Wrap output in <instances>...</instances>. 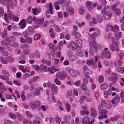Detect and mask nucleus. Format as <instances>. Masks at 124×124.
<instances>
[{"mask_svg": "<svg viewBox=\"0 0 124 124\" xmlns=\"http://www.w3.org/2000/svg\"><path fill=\"white\" fill-rule=\"evenodd\" d=\"M111 41L112 44L110 45L109 47L111 51H114L115 50L117 51H119V49L118 48L119 42L118 41L114 38H111Z\"/></svg>", "mask_w": 124, "mask_h": 124, "instance_id": "nucleus-1", "label": "nucleus"}, {"mask_svg": "<svg viewBox=\"0 0 124 124\" xmlns=\"http://www.w3.org/2000/svg\"><path fill=\"white\" fill-rule=\"evenodd\" d=\"M66 72L69 73L73 77H76L79 74V72L74 69H70L69 67L66 68Z\"/></svg>", "mask_w": 124, "mask_h": 124, "instance_id": "nucleus-2", "label": "nucleus"}, {"mask_svg": "<svg viewBox=\"0 0 124 124\" xmlns=\"http://www.w3.org/2000/svg\"><path fill=\"white\" fill-rule=\"evenodd\" d=\"M66 73L65 71H63L62 72L59 71L56 74V78H59L61 80H64L67 77Z\"/></svg>", "mask_w": 124, "mask_h": 124, "instance_id": "nucleus-3", "label": "nucleus"}, {"mask_svg": "<svg viewBox=\"0 0 124 124\" xmlns=\"http://www.w3.org/2000/svg\"><path fill=\"white\" fill-rule=\"evenodd\" d=\"M33 21H35V23L37 25H39L40 24L41 25H43L44 20V18L42 17L40 19L36 18L35 16H33L32 18Z\"/></svg>", "mask_w": 124, "mask_h": 124, "instance_id": "nucleus-4", "label": "nucleus"}, {"mask_svg": "<svg viewBox=\"0 0 124 124\" xmlns=\"http://www.w3.org/2000/svg\"><path fill=\"white\" fill-rule=\"evenodd\" d=\"M120 100V97L119 95L116 96L114 99L111 100V102L113 107H115L117 106V104L118 103Z\"/></svg>", "mask_w": 124, "mask_h": 124, "instance_id": "nucleus-5", "label": "nucleus"}, {"mask_svg": "<svg viewBox=\"0 0 124 124\" xmlns=\"http://www.w3.org/2000/svg\"><path fill=\"white\" fill-rule=\"evenodd\" d=\"M83 83L81 86V88L83 91L86 92L87 90V88L85 84H88V81L87 78H85L83 79Z\"/></svg>", "mask_w": 124, "mask_h": 124, "instance_id": "nucleus-6", "label": "nucleus"}, {"mask_svg": "<svg viewBox=\"0 0 124 124\" xmlns=\"http://www.w3.org/2000/svg\"><path fill=\"white\" fill-rule=\"evenodd\" d=\"M100 56H102L103 57H105L106 58H110L111 57V54L109 51H104L102 52L100 55Z\"/></svg>", "mask_w": 124, "mask_h": 124, "instance_id": "nucleus-7", "label": "nucleus"}, {"mask_svg": "<svg viewBox=\"0 0 124 124\" xmlns=\"http://www.w3.org/2000/svg\"><path fill=\"white\" fill-rule=\"evenodd\" d=\"M68 55L69 56V60L71 62H74L77 59V57L75 55L73 54L70 52L68 53Z\"/></svg>", "mask_w": 124, "mask_h": 124, "instance_id": "nucleus-8", "label": "nucleus"}, {"mask_svg": "<svg viewBox=\"0 0 124 124\" xmlns=\"http://www.w3.org/2000/svg\"><path fill=\"white\" fill-rule=\"evenodd\" d=\"M109 79L111 80L113 84H115L117 81V76L115 73H113L112 75L109 78Z\"/></svg>", "mask_w": 124, "mask_h": 124, "instance_id": "nucleus-9", "label": "nucleus"}, {"mask_svg": "<svg viewBox=\"0 0 124 124\" xmlns=\"http://www.w3.org/2000/svg\"><path fill=\"white\" fill-rule=\"evenodd\" d=\"M112 13L109 11H107L104 14L103 16L104 18L106 20H108L112 16Z\"/></svg>", "mask_w": 124, "mask_h": 124, "instance_id": "nucleus-10", "label": "nucleus"}, {"mask_svg": "<svg viewBox=\"0 0 124 124\" xmlns=\"http://www.w3.org/2000/svg\"><path fill=\"white\" fill-rule=\"evenodd\" d=\"M123 62L122 60L119 59L118 60L117 62V61H115L114 64L116 67L118 68V67H121L122 66Z\"/></svg>", "mask_w": 124, "mask_h": 124, "instance_id": "nucleus-11", "label": "nucleus"}, {"mask_svg": "<svg viewBox=\"0 0 124 124\" xmlns=\"http://www.w3.org/2000/svg\"><path fill=\"white\" fill-rule=\"evenodd\" d=\"M101 103L99 105L98 108L99 111H101L103 107L107 105V103L106 101L103 100H101Z\"/></svg>", "mask_w": 124, "mask_h": 124, "instance_id": "nucleus-12", "label": "nucleus"}, {"mask_svg": "<svg viewBox=\"0 0 124 124\" xmlns=\"http://www.w3.org/2000/svg\"><path fill=\"white\" fill-rule=\"evenodd\" d=\"M15 38L14 36H11L8 37L7 38L6 40L8 43L7 44L5 43V44H10L11 42L15 41Z\"/></svg>", "mask_w": 124, "mask_h": 124, "instance_id": "nucleus-13", "label": "nucleus"}, {"mask_svg": "<svg viewBox=\"0 0 124 124\" xmlns=\"http://www.w3.org/2000/svg\"><path fill=\"white\" fill-rule=\"evenodd\" d=\"M52 93L54 94H56L57 93L58 91L57 87L54 84H51V88Z\"/></svg>", "mask_w": 124, "mask_h": 124, "instance_id": "nucleus-14", "label": "nucleus"}, {"mask_svg": "<svg viewBox=\"0 0 124 124\" xmlns=\"http://www.w3.org/2000/svg\"><path fill=\"white\" fill-rule=\"evenodd\" d=\"M21 29H23L25 27L26 24V21L23 19L21 20L19 23Z\"/></svg>", "mask_w": 124, "mask_h": 124, "instance_id": "nucleus-15", "label": "nucleus"}, {"mask_svg": "<svg viewBox=\"0 0 124 124\" xmlns=\"http://www.w3.org/2000/svg\"><path fill=\"white\" fill-rule=\"evenodd\" d=\"M111 28V31H114V29L113 28V26L110 23H108L106 27V31L107 32H108Z\"/></svg>", "mask_w": 124, "mask_h": 124, "instance_id": "nucleus-16", "label": "nucleus"}, {"mask_svg": "<svg viewBox=\"0 0 124 124\" xmlns=\"http://www.w3.org/2000/svg\"><path fill=\"white\" fill-rule=\"evenodd\" d=\"M84 73V74H91L92 73V72L90 70L87 68L86 66H85L83 68Z\"/></svg>", "mask_w": 124, "mask_h": 124, "instance_id": "nucleus-17", "label": "nucleus"}, {"mask_svg": "<svg viewBox=\"0 0 124 124\" xmlns=\"http://www.w3.org/2000/svg\"><path fill=\"white\" fill-rule=\"evenodd\" d=\"M6 4L8 10H9L10 7L12 9H13L14 8V5L12 3V0H9V2H7Z\"/></svg>", "mask_w": 124, "mask_h": 124, "instance_id": "nucleus-18", "label": "nucleus"}, {"mask_svg": "<svg viewBox=\"0 0 124 124\" xmlns=\"http://www.w3.org/2000/svg\"><path fill=\"white\" fill-rule=\"evenodd\" d=\"M90 122V119L88 117H85L82 120H81V123H83L84 124H89Z\"/></svg>", "mask_w": 124, "mask_h": 124, "instance_id": "nucleus-19", "label": "nucleus"}, {"mask_svg": "<svg viewBox=\"0 0 124 124\" xmlns=\"http://www.w3.org/2000/svg\"><path fill=\"white\" fill-rule=\"evenodd\" d=\"M93 6V3L89 1H87L85 4V6L86 7L88 8L89 11L92 8V6Z\"/></svg>", "mask_w": 124, "mask_h": 124, "instance_id": "nucleus-20", "label": "nucleus"}, {"mask_svg": "<svg viewBox=\"0 0 124 124\" xmlns=\"http://www.w3.org/2000/svg\"><path fill=\"white\" fill-rule=\"evenodd\" d=\"M3 18L6 23H5L4 22L3 23V25L4 26L7 25L9 23V21L8 20V17L7 13H6L5 14Z\"/></svg>", "mask_w": 124, "mask_h": 124, "instance_id": "nucleus-21", "label": "nucleus"}, {"mask_svg": "<svg viewBox=\"0 0 124 124\" xmlns=\"http://www.w3.org/2000/svg\"><path fill=\"white\" fill-rule=\"evenodd\" d=\"M91 114L93 116H95L97 115V113L95 109L93 108H91Z\"/></svg>", "mask_w": 124, "mask_h": 124, "instance_id": "nucleus-22", "label": "nucleus"}, {"mask_svg": "<svg viewBox=\"0 0 124 124\" xmlns=\"http://www.w3.org/2000/svg\"><path fill=\"white\" fill-rule=\"evenodd\" d=\"M54 61L53 63V65L54 67L57 68L58 67V62L59 61V59H55L54 60Z\"/></svg>", "mask_w": 124, "mask_h": 124, "instance_id": "nucleus-23", "label": "nucleus"}, {"mask_svg": "<svg viewBox=\"0 0 124 124\" xmlns=\"http://www.w3.org/2000/svg\"><path fill=\"white\" fill-rule=\"evenodd\" d=\"M66 9L67 11L70 12V15H72L73 14V10L71 7L67 6L66 7Z\"/></svg>", "mask_w": 124, "mask_h": 124, "instance_id": "nucleus-24", "label": "nucleus"}, {"mask_svg": "<svg viewBox=\"0 0 124 124\" xmlns=\"http://www.w3.org/2000/svg\"><path fill=\"white\" fill-rule=\"evenodd\" d=\"M80 114L81 116H84L85 115H88L89 114V112L88 110H82L80 111Z\"/></svg>", "mask_w": 124, "mask_h": 124, "instance_id": "nucleus-25", "label": "nucleus"}, {"mask_svg": "<svg viewBox=\"0 0 124 124\" xmlns=\"http://www.w3.org/2000/svg\"><path fill=\"white\" fill-rule=\"evenodd\" d=\"M76 43L77 47H78L79 48L81 47L82 46V40L80 39L77 40L76 41Z\"/></svg>", "mask_w": 124, "mask_h": 124, "instance_id": "nucleus-26", "label": "nucleus"}, {"mask_svg": "<svg viewBox=\"0 0 124 124\" xmlns=\"http://www.w3.org/2000/svg\"><path fill=\"white\" fill-rule=\"evenodd\" d=\"M120 117V116L119 115H117L114 117H111L110 119L111 121H116Z\"/></svg>", "mask_w": 124, "mask_h": 124, "instance_id": "nucleus-27", "label": "nucleus"}, {"mask_svg": "<svg viewBox=\"0 0 124 124\" xmlns=\"http://www.w3.org/2000/svg\"><path fill=\"white\" fill-rule=\"evenodd\" d=\"M70 44L71 45L72 49H75L77 48L76 44L75 42L74 41H71L70 42Z\"/></svg>", "mask_w": 124, "mask_h": 124, "instance_id": "nucleus-28", "label": "nucleus"}, {"mask_svg": "<svg viewBox=\"0 0 124 124\" xmlns=\"http://www.w3.org/2000/svg\"><path fill=\"white\" fill-rule=\"evenodd\" d=\"M48 46L51 50H55L56 49V47L55 45H54L51 43H50L48 45Z\"/></svg>", "mask_w": 124, "mask_h": 124, "instance_id": "nucleus-29", "label": "nucleus"}, {"mask_svg": "<svg viewBox=\"0 0 124 124\" xmlns=\"http://www.w3.org/2000/svg\"><path fill=\"white\" fill-rule=\"evenodd\" d=\"M30 106L31 108L33 110L35 109L36 107L35 103L34 101H31L30 103Z\"/></svg>", "mask_w": 124, "mask_h": 124, "instance_id": "nucleus-30", "label": "nucleus"}, {"mask_svg": "<svg viewBox=\"0 0 124 124\" xmlns=\"http://www.w3.org/2000/svg\"><path fill=\"white\" fill-rule=\"evenodd\" d=\"M6 90V86L2 84V82H0V90L5 91Z\"/></svg>", "mask_w": 124, "mask_h": 124, "instance_id": "nucleus-31", "label": "nucleus"}, {"mask_svg": "<svg viewBox=\"0 0 124 124\" xmlns=\"http://www.w3.org/2000/svg\"><path fill=\"white\" fill-rule=\"evenodd\" d=\"M7 34L8 33L7 30L6 28H5L4 29V31L3 32L2 35V38H5L7 36Z\"/></svg>", "mask_w": 124, "mask_h": 124, "instance_id": "nucleus-32", "label": "nucleus"}, {"mask_svg": "<svg viewBox=\"0 0 124 124\" xmlns=\"http://www.w3.org/2000/svg\"><path fill=\"white\" fill-rule=\"evenodd\" d=\"M7 76H4L2 75H0V78L6 81L9 80V78Z\"/></svg>", "mask_w": 124, "mask_h": 124, "instance_id": "nucleus-33", "label": "nucleus"}, {"mask_svg": "<svg viewBox=\"0 0 124 124\" xmlns=\"http://www.w3.org/2000/svg\"><path fill=\"white\" fill-rule=\"evenodd\" d=\"M0 59L1 61L3 64H7L8 63V62L5 58L1 56L0 57Z\"/></svg>", "mask_w": 124, "mask_h": 124, "instance_id": "nucleus-34", "label": "nucleus"}, {"mask_svg": "<svg viewBox=\"0 0 124 124\" xmlns=\"http://www.w3.org/2000/svg\"><path fill=\"white\" fill-rule=\"evenodd\" d=\"M92 46L94 49L95 51H96L97 49V44L96 41L93 40L92 42Z\"/></svg>", "mask_w": 124, "mask_h": 124, "instance_id": "nucleus-35", "label": "nucleus"}, {"mask_svg": "<svg viewBox=\"0 0 124 124\" xmlns=\"http://www.w3.org/2000/svg\"><path fill=\"white\" fill-rule=\"evenodd\" d=\"M49 8L50 10V13L51 14H53V7L52 3L49 2Z\"/></svg>", "mask_w": 124, "mask_h": 124, "instance_id": "nucleus-36", "label": "nucleus"}, {"mask_svg": "<svg viewBox=\"0 0 124 124\" xmlns=\"http://www.w3.org/2000/svg\"><path fill=\"white\" fill-rule=\"evenodd\" d=\"M108 87V85L106 83H104L101 85L100 86V88L101 89L104 90L106 89Z\"/></svg>", "mask_w": 124, "mask_h": 124, "instance_id": "nucleus-37", "label": "nucleus"}, {"mask_svg": "<svg viewBox=\"0 0 124 124\" xmlns=\"http://www.w3.org/2000/svg\"><path fill=\"white\" fill-rule=\"evenodd\" d=\"M48 57L49 59L52 60L54 58V55L51 53H49L48 54Z\"/></svg>", "mask_w": 124, "mask_h": 124, "instance_id": "nucleus-38", "label": "nucleus"}, {"mask_svg": "<svg viewBox=\"0 0 124 124\" xmlns=\"http://www.w3.org/2000/svg\"><path fill=\"white\" fill-rule=\"evenodd\" d=\"M96 20L94 17H93L92 19V20L89 23V24L90 26H93V25L96 23Z\"/></svg>", "mask_w": 124, "mask_h": 124, "instance_id": "nucleus-39", "label": "nucleus"}, {"mask_svg": "<svg viewBox=\"0 0 124 124\" xmlns=\"http://www.w3.org/2000/svg\"><path fill=\"white\" fill-rule=\"evenodd\" d=\"M8 18L10 20H11L12 19V18L13 16V15L12 14L11 12L9 10H8Z\"/></svg>", "mask_w": 124, "mask_h": 124, "instance_id": "nucleus-40", "label": "nucleus"}, {"mask_svg": "<svg viewBox=\"0 0 124 124\" xmlns=\"http://www.w3.org/2000/svg\"><path fill=\"white\" fill-rule=\"evenodd\" d=\"M94 61L93 59L92 58L90 60H88L86 62V64L87 65H92V63H93Z\"/></svg>", "mask_w": 124, "mask_h": 124, "instance_id": "nucleus-41", "label": "nucleus"}, {"mask_svg": "<svg viewBox=\"0 0 124 124\" xmlns=\"http://www.w3.org/2000/svg\"><path fill=\"white\" fill-rule=\"evenodd\" d=\"M41 35L38 33L36 34L34 37V39L35 40H37L39 39L41 37Z\"/></svg>", "mask_w": 124, "mask_h": 124, "instance_id": "nucleus-42", "label": "nucleus"}, {"mask_svg": "<svg viewBox=\"0 0 124 124\" xmlns=\"http://www.w3.org/2000/svg\"><path fill=\"white\" fill-rule=\"evenodd\" d=\"M40 93V92L39 90L38 89H35V92L34 93V96H36L39 95Z\"/></svg>", "mask_w": 124, "mask_h": 124, "instance_id": "nucleus-43", "label": "nucleus"}, {"mask_svg": "<svg viewBox=\"0 0 124 124\" xmlns=\"http://www.w3.org/2000/svg\"><path fill=\"white\" fill-rule=\"evenodd\" d=\"M54 67H53L52 66L51 67H49L48 68V70L49 73L52 74L54 73Z\"/></svg>", "mask_w": 124, "mask_h": 124, "instance_id": "nucleus-44", "label": "nucleus"}, {"mask_svg": "<svg viewBox=\"0 0 124 124\" xmlns=\"http://www.w3.org/2000/svg\"><path fill=\"white\" fill-rule=\"evenodd\" d=\"M79 12L81 15L83 14L84 12V8L82 7L78 9Z\"/></svg>", "mask_w": 124, "mask_h": 124, "instance_id": "nucleus-45", "label": "nucleus"}, {"mask_svg": "<svg viewBox=\"0 0 124 124\" xmlns=\"http://www.w3.org/2000/svg\"><path fill=\"white\" fill-rule=\"evenodd\" d=\"M72 93L71 90L70 89H69L67 91V95L68 96H66L67 98H68V97H70L71 96Z\"/></svg>", "mask_w": 124, "mask_h": 124, "instance_id": "nucleus-46", "label": "nucleus"}, {"mask_svg": "<svg viewBox=\"0 0 124 124\" xmlns=\"http://www.w3.org/2000/svg\"><path fill=\"white\" fill-rule=\"evenodd\" d=\"M7 59L8 61L9 62H13L14 60V59L13 58L10 56H8L7 58Z\"/></svg>", "mask_w": 124, "mask_h": 124, "instance_id": "nucleus-47", "label": "nucleus"}, {"mask_svg": "<svg viewBox=\"0 0 124 124\" xmlns=\"http://www.w3.org/2000/svg\"><path fill=\"white\" fill-rule=\"evenodd\" d=\"M86 96H83L80 97V99L79 100V101L80 103H82L83 102L85 99Z\"/></svg>", "mask_w": 124, "mask_h": 124, "instance_id": "nucleus-48", "label": "nucleus"}, {"mask_svg": "<svg viewBox=\"0 0 124 124\" xmlns=\"http://www.w3.org/2000/svg\"><path fill=\"white\" fill-rule=\"evenodd\" d=\"M66 109L68 112H70V104L68 103L66 104Z\"/></svg>", "mask_w": 124, "mask_h": 124, "instance_id": "nucleus-49", "label": "nucleus"}, {"mask_svg": "<svg viewBox=\"0 0 124 124\" xmlns=\"http://www.w3.org/2000/svg\"><path fill=\"white\" fill-rule=\"evenodd\" d=\"M33 20L31 16H29L28 17L27 19V21L28 23H31Z\"/></svg>", "mask_w": 124, "mask_h": 124, "instance_id": "nucleus-50", "label": "nucleus"}, {"mask_svg": "<svg viewBox=\"0 0 124 124\" xmlns=\"http://www.w3.org/2000/svg\"><path fill=\"white\" fill-rule=\"evenodd\" d=\"M76 52L77 54L80 56H83V53L82 51L80 49H78L77 50Z\"/></svg>", "mask_w": 124, "mask_h": 124, "instance_id": "nucleus-51", "label": "nucleus"}, {"mask_svg": "<svg viewBox=\"0 0 124 124\" xmlns=\"http://www.w3.org/2000/svg\"><path fill=\"white\" fill-rule=\"evenodd\" d=\"M31 50L30 49H26L24 50L23 52V54L25 55L28 54L30 52Z\"/></svg>", "mask_w": 124, "mask_h": 124, "instance_id": "nucleus-52", "label": "nucleus"}, {"mask_svg": "<svg viewBox=\"0 0 124 124\" xmlns=\"http://www.w3.org/2000/svg\"><path fill=\"white\" fill-rule=\"evenodd\" d=\"M4 124H13V122L8 120H5L4 121Z\"/></svg>", "mask_w": 124, "mask_h": 124, "instance_id": "nucleus-53", "label": "nucleus"}, {"mask_svg": "<svg viewBox=\"0 0 124 124\" xmlns=\"http://www.w3.org/2000/svg\"><path fill=\"white\" fill-rule=\"evenodd\" d=\"M115 13L116 14L118 15H119L121 13L120 9L118 8H116L115 10Z\"/></svg>", "mask_w": 124, "mask_h": 124, "instance_id": "nucleus-54", "label": "nucleus"}, {"mask_svg": "<svg viewBox=\"0 0 124 124\" xmlns=\"http://www.w3.org/2000/svg\"><path fill=\"white\" fill-rule=\"evenodd\" d=\"M55 30L56 32H60L61 31V29L58 25L55 26Z\"/></svg>", "mask_w": 124, "mask_h": 124, "instance_id": "nucleus-55", "label": "nucleus"}, {"mask_svg": "<svg viewBox=\"0 0 124 124\" xmlns=\"http://www.w3.org/2000/svg\"><path fill=\"white\" fill-rule=\"evenodd\" d=\"M28 34L30 35H31L32 34V30L31 27H29L28 28Z\"/></svg>", "mask_w": 124, "mask_h": 124, "instance_id": "nucleus-56", "label": "nucleus"}, {"mask_svg": "<svg viewBox=\"0 0 124 124\" xmlns=\"http://www.w3.org/2000/svg\"><path fill=\"white\" fill-rule=\"evenodd\" d=\"M35 54L36 57L38 58H39L40 57V54L39 51L38 50H36L35 51Z\"/></svg>", "mask_w": 124, "mask_h": 124, "instance_id": "nucleus-57", "label": "nucleus"}, {"mask_svg": "<svg viewBox=\"0 0 124 124\" xmlns=\"http://www.w3.org/2000/svg\"><path fill=\"white\" fill-rule=\"evenodd\" d=\"M100 3L104 6L106 5L107 2L106 0H99Z\"/></svg>", "mask_w": 124, "mask_h": 124, "instance_id": "nucleus-58", "label": "nucleus"}, {"mask_svg": "<svg viewBox=\"0 0 124 124\" xmlns=\"http://www.w3.org/2000/svg\"><path fill=\"white\" fill-rule=\"evenodd\" d=\"M80 34L78 32H76L75 35V37L76 39H78L80 38Z\"/></svg>", "mask_w": 124, "mask_h": 124, "instance_id": "nucleus-59", "label": "nucleus"}, {"mask_svg": "<svg viewBox=\"0 0 124 124\" xmlns=\"http://www.w3.org/2000/svg\"><path fill=\"white\" fill-rule=\"evenodd\" d=\"M54 82L55 83L58 85H60L61 84V82L57 78H56L54 80Z\"/></svg>", "mask_w": 124, "mask_h": 124, "instance_id": "nucleus-60", "label": "nucleus"}, {"mask_svg": "<svg viewBox=\"0 0 124 124\" xmlns=\"http://www.w3.org/2000/svg\"><path fill=\"white\" fill-rule=\"evenodd\" d=\"M27 42L29 44H31L32 42V39L30 37H28L26 39Z\"/></svg>", "mask_w": 124, "mask_h": 124, "instance_id": "nucleus-61", "label": "nucleus"}, {"mask_svg": "<svg viewBox=\"0 0 124 124\" xmlns=\"http://www.w3.org/2000/svg\"><path fill=\"white\" fill-rule=\"evenodd\" d=\"M1 53L2 55L5 56H7L8 55V54L7 52L3 50H1Z\"/></svg>", "mask_w": 124, "mask_h": 124, "instance_id": "nucleus-62", "label": "nucleus"}, {"mask_svg": "<svg viewBox=\"0 0 124 124\" xmlns=\"http://www.w3.org/2000/svg\"><path fill=\"white\" fill-rule=\"evenodd\" d=\"M98 80L100 83H101L103 82V77L101 75L99 77Z\"/></svg>", "mask_w": 124, "mask_h": 124, "instance_id": "nucleus-63", "label": "nucleus"}, {"mask_svg": "<svg viewBox=\"0 0 124 124\" xmlns=\"http://www.w3.org/2000/svg\"><path fill=\"white\" fill-rule=\"evenodd\" d=\"M118 71L121 73H124V69L123 68H120L118 69Z\"/></svg>", "mask_w": 124, "mask_h": 124, "instance_id": "nucleus-64", "label": "nucleus"}]
</instances>
